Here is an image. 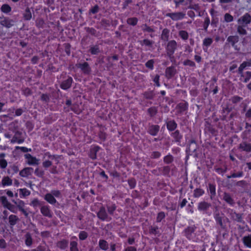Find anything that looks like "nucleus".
Segmentation results:
<instances>
[{
	"label": "nucleus",
	"mask_w": 251,
	"mask_h": 251,
	"mask_svg": "<svg viewBox=\"0 0 251 251\" xmlns=\"http://www.w3.org/2000/svg\"><path fill=\"white\" fill-rule=\"evenodd\" d=\"M251 21V16L247 13L240 19H238V22L239 24L242 25L243 26H245L247 24H249Z\"/></svg>",
	"instance_id": "obj_1"
},
{
	"label": "nucleus",
	"mask_w": 251,
	"mask_h": 251,
	"mask_svg": "<svg viewBox=\"0 0 251 251\" xmlns=\"http://www.w3.org/2000/svg\"><path fill=\"white\" fill-rule=\"evenodd\" d=\"M167 16L171 17L173 20H178L184 18L185 14L182 12L167 13Z\"/></svg>",
	"instance_id": "obj_2"
},
{
	"label": "nucleus",
	"mask_w": 251,
	"mask_h": 251,
	"mask_svg": "<svg viewBox=\"0 0 251 251\" xmlns=\"http://www.w3.org/2000/svg\"><path fill=\"white\" fill-rule=\"evenodd\" d=\"M176 48V43L173 40L168 43L167 46V50L168 53L170 54V57L171 58V55L174 53L175 50Z\"/></svg>",
	"instance_id": "obj_3"
},
{
	"label": "nucleus",
	"mask_w": 251,
	"mask_h": 251,
	"mask_svg": "<svg viewBox=\"0 0 251 251\" xmlns=\"http://www.w3.org/2000/svg\"><path fill=\"white\" fill-rule=\"evenodd\" d=\"M197 149V145L194 140H192L189 144L187 152L188 155H192L191 153L194 152Z\"/></svg>",
	"instance_id": "obj_4"
},
{
	"label": "nucleus",
	"mask_w": 251,
	"mask_h": 251,
	"mask_svg": "<svg viewBox=\"0 0 251 251\" xmlns=\"http://www.w3.org/2000/svg\"><path fill=\"white\" fill-rule=\"evenodd\" d=\"M0 23L2 25L4 26L7 28H10L14 25V21L8 19H4L0 21Z\"/></svg>",
	"instance_id": "obj_5"
},
{
	"label": "nucleus",
	"mask_w": 251,
	"mask_h": 251,
	"mask_svg": "<svg viewBox=\"0 0 251 251\" xmlns=\"http://www.w3.org/2000/svg\"><path fill=\"white\" fill-rule=\"evenodd\" d=\"M76 66L78 68H81L82 71L85 74H88L90 72V68L88 64L86 62L83 64L79 63L76 64Z\"/></svg>",
	"instance_id": "obj_6"
},
{
	"label": "nucleus",
	"mask_w": 251,
	"mask_h": 251,
	"mask_svg": "<svg viewBox=\"0 0 251 251\" xmlns=\"http://www.w3.org/2000/svg\"><path fill=\"white\" fill-rule=\"evenodd\" d=\"M176 73V70L173 67L167 68L166 71V75L168 78H170L174 76Z\"/></svg>",
	"instance_id": "obj_7"
},
{
	"label": "nucleus",
	"mask_w": 251,
	"mask_h": 251,
	"mask_svg": "<svg viewBox=\"0 0 251 251\" xmlns=\"http://www.w3.org/2000/svg\"><path fill=\"white\" fill-rule=\"evenodd\" d=\"M98 217L102 220H104L107 217V215L106 213V211L105 208L103 207H102L99 212L98 213Z\"/></svg>",
	"instance_id": "obj_8"
},
{
	"label": "nucleus",
	"mask_w": 251,
	"mask_h": 251,
	"mask_svg": "<svg viewBox=\"0 0 251 251\" xmlns=\"http://www.w3.org/2000/svg\"><path fill=\"white\" fill-rule=\"evenodd\" d=\"M72 83V78L70 77L67 80L64 81L62 82V83L61 85V87L63 89H67L71 85V84Z\"/></svg>",
	"instance_id": "obj_9"
},
{
	"label": "nucleus",
	"mask_w": 251,
	"mask_h": 251,
	"mask_svg": "<svg viewBox=\"0 0 251 251\" xmlns=\"http://www.w3.org/2000/svg\"><path fill=\"white\" fill-rule=\"evenodd\" d=\"M33 170L32 168H25L22 170L20 173V175L23 177H25L31 174V171Z\"/></svg>",
	"instance_id": "obj_10"
},
{
	"label": "nucleus",
	"mask_w": 251,
	"mask_h": 251,
	"mask_svg": "<svg viewBox=\"0 0 251 251\" xmlns=\"http://www.w3.org/2000/svg\"><path fill=\"white\" fill-rule=\"evenodd\" d=\"M0 200L4 206L7 207L9 210L11 209L12 205L7 201L5 197H1L0 198Z\"/></svg>",
	"instance_id": "obj_11"
},
{
	"label": "nucleus",
	"mask_w": 251,
	"mask_h": 251,
	"mask_svg": "<svg viewBox=\"0 0 251 251\" xmlns=\"http://www.w3.org/2000/svg\"><path fill=\"white\" fill-rule=\"evenodd\" d=\"M45 200L51 204H54L56 202V200L53 197L52 194H47L45 196Z\"/></svg>",
	"instance_id": "obj_12"
},
{
	"label": "nucleus",
	"mask_w": 251,
	"mask_h": 251,
	"mask_svg": "<svg viewBox=\"0 0 251 251\" xmlns=\"http://www.w3.org/2000/svg\"><path fill=\"white\" fill-rule=\"evenodd\" d=\"M238 40L239 38L237 36H230L227 38V41L231 43L232 46H234L235 43H237Z\"/></svg>",
	"instance_id": "obj_13"
},
{
	"label": "nucleus",
	"mask_w": 251,
	"mask_h": 251,
	"mask_svg": "<svg viewBox=\"0 0 251 251\" xmlns=\"http://www.w3.org/2000/svg\"><path fill=\"white\" fill-rule=\"evenodd\" d=\"M210 206L209 203L205 201L200 202L198 208L201 210H204L208 208Z\"/></svg>",
	"instance_id": "obj_14"
},
{
	"label": "nucleus",
	"mask_w": 251,
	"mask_h": 251,
	"mask_svg": "<svg viewBox=\"0 0 251 251\" xmlns=\"http://www.w3.org/2000/svg\"><path fill=\"white\" fill-rule=\"evenodd\" d=\"M99 147H96L91 150L90 153V156L92 159H95L96 158V153L99 151Z\"/></svg>",
	"instance_id": "obj_15"
},
{
	"label": "nucleus",
	"mask_w": 251,
	"mask_h": 251,
	"mask_svg": "<svg viewBox=\"0 0 251 251\" xmlns=\"http://www.w3.org/2000/svg\"><path fill=\"white\" fill-rule=\"evenodd\" d=\"M18 220V218L15 215H10L9 217V223L11 226L15 225L16 224Z\"/></svg>",
	"instance_id": "obj_16"
},
{
	"label": "nucleus",
	"mask_w": 251,
	"mask_h": 251,
	"mask_svg": "<svg viewBox=\"0 0 251 251\" xmlns=\"http://www.w3.org/2000/svg\"><path fill=\"white\" fill-rule=\"evenodd\" d=\"M243 242L244 244L248 247L251 248V237L245 236L243 238Z\"/></svg>",
	"instance_id": "obj_17"
},
{
	"label": "nucleus",
	"mask_w": 251,
	"mask_h": 251,
	"mask_svg": "<svg viewBox=\"0 0 251 251\" xmlns=\"http://www.w3.org/2000/svg\"><path fill=\"white\" fill-rule=\"evenodd\" d=\"M224 200L230 204H232L233 203V201L232 199L227 193H225L224 194Z\"/></svg>",
	"instance_id": "obj_18"
},
{
	"label": "nucleus",
	"mask_w": 251,
	"mask_h": 251,
	"mask_svg": "<svg viewBox=\"0 0 251 251\" xmlns=\"http://www.w3.org/2000/svg\"><path fill=\"white\" fill-rule=\"evenodd\" d=\"M99 246L102 250H106L108 249V244L105 240H100L99 242Z\"/></svg>",
	"instance_id": "obj_19"
},
{
	"label": "nucleus",
	"mask_w": 251,
	"mask_h": 251,
	"mask_svg": "<svg viewBox=\"0 0 251 251\" xmlns=\"http://www.w3.org/2000/svg\"><path fill=\"white\" fill-rule=\"evenodd\" d=\"M32 17L31 13L28 8H26L24 14V18L26 20H30Z\"/></svg>",
	"instance_id": "obj_20"
},
{
	"label": "nucleus",
	"mask_w": 251,
	"mask_h": 251,
	"mask_svg": "<svg viewBox=\"0 0 251 251\" xmlns=\"http://www.w3.org/2000/svg\"><path fill=\"white\" fill-rule=\"evenodd\" d=\"M159 130V126H151L150 128V133L151 135H155Z\"/></svg>",
	"instance_id": "obj_21"
},
{
	"label": "nucleus",
	"mask_w": 251,
	"mask_h": 251,
	"mask_svg": "<svg viewBox=\"0 0 251 251\" xmlns=\"http://www.w3.org/2000/svg\"><path fill=\"white\" fill-rule=\"evenodd\" d=\"M240 148L242 149H243L244 151H251V145H248L245 143H243L242 144H241L240 146Z\"/></svg>",
	"instance_id": "obj_22"
},
{
	"label": "nucleus",
	"mask_w": 251,
	"mask_h": 251,
	"mask_svg": "<svg viewBox=\"0 0 251 251\" xmlns=\"http://www.w3.org/2000/svg\"><path fill=\"white\" fill-rule=\"evenodd\" d=\"M67 241H66V240H62L58 243L57 246L62 249H64L66 248V247L67 246Z\"/></svg>",
	"instance_id": "obj_23"
},
{
	"label": "nucleus",
	"mask_w": 251,
	"mask_h": 251,
	"mask_svg": "<svg viewBox=\"0 0 251 251\" xmlns=\"http://www.w3.org/2000/svg\"><path fill=\"white\" fill-rule=\"evenodd\" d=\"M1 10L4 13H8L11 11V7L9 5L5 4L1 6Z\"/></svg>",
	"instance_id": "obj_24"
},
{
	"label": "nucleus",
	"mask_w": 251,
	"mask_h": 251,
	"mask_svg": "<svg viewBox=\"0 0 251 251\" xmlns=\"http://www.w3.org/2000/svg\"><path fill=\"white\" fill-rule=\"evenodd\" d=\"M138 20L136 18H129L127 20V22L129 25H135L137 23Z\"/></svg>",
	"instance_id": "obj_25"
},
{
	"label": "nucleus",
	"mask_w": 251,
	"mask_h": 251,
	"mask_svg": "<svg viewBox=\"0 0 251 251\" xmlns=\"http://www.w3.org/2000/svg\"><path fill=\"white\" fill-rule=\"evenodd\" d=\"M2 183L3 185H11L12 184V180L9 177L6 176L3 178Z\"/></svg>",
	"instance_id": "obj_26"
},
{
	"label": "nucleus",
	"mask_w": 251,
	"mask_h": 251,
	"mask_svg": "<svg viewBox=\"0 0 251 251\" xmlns=\"http://www.w3.org/2000/svg\"><path fill=\"white\" fill-rule=\"evenodd\" d=\"M176 125L174 122L170 121L167 123V127L170 130H174L176 127Z\"/></svg>",
	"instance_id": "obj_27"
},
{
	"label": "nucleus",
	"mask_w": 251,
	"mask_h": 251,
	"mask_svg": "<svg viewBox=\"0 0 251 251\" xmlns=\"http://www.w3.org/2000/svg\"><path fill=\"white\" fill-rule=\"evenodd\" d=\"M168 33L169 30L167 29H164L163 30L162 34L161 35L162 39L165 41L167 40L168 38Z\"/></svg>",
	"instance_id": "obj_28"
},
{
	"label": "nucleus",
	"mask_w": 251,
	"mask_h": 251,
	"mask_svg": "<svg viewBox=\"0 0 251 251\" xmlns=\"http://www.w3.org/2000/svg\"><path fill=\"white\" fill-rule=\"evenodd\" d=\"M177 107L179 109V112L181 113L186 109V104L185 103H180L177 105Z\"/></svg>",
	"instance_id": "obj_29"
},
{
	"label": "nucleus",
	"mask_w": 251,
	"mask_h": 251,
	"mask_svg": "<svg viewBox=\"0 0 251 251\" xmlns=\"http://www.w3.org/2000/svg\"><path fill=\"white\" fill-rule=\"evenodd\" d=\"M209 190L210 192V193L211 194V198H212V197L215 195L216 192H215V186L213 184H209Z\"/></svg>",
	"instance_id": "obj_30"
},
{
	"label": "nucleus",
	"mask_w": 251,
	"mask_h": 251,
	"mask_svg": "<svg viewBox=\"0 0 251 251\" xmlns=\"http://www.w3.org/2000/svg\"><path fill=\"white\" fill-rule=\"evenodd\" d=\"M41 212L45 216H49L50 215V211L48 207L43 206L41 209Z\"/></svg>",
	"instance_id": "obj_31"
},
{
	"label": "nucleus",
	"mask_w": 251,
	"mask_h": 251,
	"mask_svg": "<svg viewBox=\"0 0 251 251\" xmlns=\"http://www.w3.org/2000/svg\"><path fill=\"white\" fill-rule=\"evenodd\" d=\"M242 25H239L237 28V31L238 32L242 35H245L246 34L247 32L246 30L243 27Z\"/></svg>",
	"instance_id": "obj_32"
},
{
	"label": "nucleus",
	"mask_w": 251,
	"mask_h": 251,
	"mask_svg": "<svg viewBox=\"0 0 251 251\" xmlns=\"http://www.w3.org/2000/svg\"><path fill=\"white\" fill-rule=\"evenodd\" d=\"M251 66V63L249 62H244L243 63H242L240 67L239 68V72L240 74H241L242 72V71L243 70V69L246 66Z\"/></svg>",
	"instance_id": "obj_33"
},
{
	"label": "nucleus",
	"mask_w": 251,
	"mask_h": 251,
	"mask_svg": "<svg viewBox=\"0 0 251 251\" xmlns=\"http://www.w3.org/2000/svg\"><path fill=\"white\" fill-rule=\"evenodd\" d=\"M25 243L27 246H30L32 243V239L29 233H26Z\"/></svg>",
	"instance_id": "obj_34"
},
{
	"label": "nucleus",
	"mask_w": 251,
	"mask_h": 251,
	"mask_svg": "<svg viewBox=\"0 0 251 251\" xmlns=\"http://www.w3.org/2000/svg\"><path fill=\"white\" fill-rule=\"evenodd\" d=\"M71 251H78L77 248V243L75 242H72L71 243Z\"/></svg>",
	"instance_id": "obj_35"
},
{
	"label": "nucleus",
	"mask_w": 251,
	"mask_h": 251,
	"mask_svg": "<svg viewBox=\"0 0 251 251\" xmlns=\"http://www.w3.org/2000/svg\"><path fill=\"white\" fill-rule=\"evenodd\" d=\"M148 112L151 116H153L156 114L157 110L154 107H151L148 109Z\"/></svg>",
	"instance_id": "obj_36"
},
{
	"label": "nucleus",
	"mask_w": 251,
	"mask_h": 251,
	"mask_svg": "<svg viewBox=\"0 0 251 251\" xmlns=\"http://www.w3.org/2000/svg\"><path fill=\"white\" fill-rule=\"evenodd\" d=\"M203 193V191L200 189H197L195 190L194 196L198 197L201 196Z\"/></svg>",
	"instance_id": "obj_37"
},
{
	"label": "nucleus",
	"mask_w": 251,
	"mask_h": 251,
	"mask_svg": "<svg viewBox=\"0 0 251 251\" xmlns=\"http://www.w3.org/2000/svg\"><path fill=\"white\" fill-rule=\"evenodd\" d=\"M225 20L227 22H231L233 20V17L229 14L226 13L225 15Z\"/></svg>",
	"instance_id": "obj_38"
},
{
	"label": "nucleus",
	"mask_w": 251,
	"mask_h": 251,
	"mask_svg": "<svg viewBox=\"0 0 251 251\" xmlns=\"http://www.w3.org/2000/svg\"><path fill=\"white\" fill-rule=\"evenodd\" d=\"M128 183L129 185L130 186L131 188H133L136 184V181L133 178L129 179L128 180Z\"/></svg>",
	"instance_id": "obj_39"
},
{
	"label": "nucleus",
	"mask_w": 251,
	"mask_h": 251,
	"mask_svg": "<svg viewBox=\"0 0 251 251\" xmlns=\"http://www.w3.org/2000/svg\"><path fill=\"white\" fill-rule=\"evenodd\" d=\"M91 52L93 54H96L99 52V49L97 46L91 47Z\"/></svg>",
	"instance_id": "obj_40"
},
{
	"label": "nucleus",
	"mask_w": 251,
	"mask_h": 251,
	"mask_svg": "<svg viewBox=\"0 0 251 251\" xmlns=\"http://www.w3.org/2000/svg\"><path fill=\"white\" fill-rule=\"evenodd\" d=\"M179 35L183 38V39H187L188 38V34L185 31H180L179 32Z\"/></svg>",
	"instance_id": "obj_41"
},
{
	"label": "nucleus",
	"mask_w": 251,
	"mask_h": 251,
	"mask_svg": "<svg viewBox=\"0 0 251 251\" xmlns=\"http://www.w3.org/2000/svg\"><path fill=\"white\" fill-rule=\"evenodd\" d=\"M212 42V40L211 38L205 39L203 41V45L206 46H209Z\"/></svg>",
	"instance_id": "obj_42"
},
{
	"label": "nucleus",
	"mask_w": 251,
	"mask_h": 251,
	"mask_svg": "<svg viewBox=\"0 0 251 251\" xmlns=\"http://www.w3.org/2000/svg\"><path fill=\"white\" fill-rule=\"evenodd\" d=\"M173 161V157L171 155H167L164 158V161L167 163H170Z\"/></svg>",
	"instance_id": "obj_43"
},
{
	"label": "nucleus",
	"mask_w": 251,
	"mask_h": 251,
	"mask_svg": "<svg viewBox=\"0 0 251 251\" xmlns=\"http://www.w3.org/2000/svg\"><path fill=\"white\" fill-rule=\"evenodd\" d=\"M99 9V6L97 5H96L90 10V13L95 14L98 12Z\"/></svg>",
	"instance_id": "obj_44"
},
{
	"label": "nucleus",
	"mask_w": 251,
	"mask_h": 251,
	"mask_svg": "<svg viewBox=\"0 0 251 251\" xmlns=\"http://www.w3.org/2000/svg\"><path fill=\"white\" fill-rule=\"evenodd\" d=\"M38 160L34 157H32L29 160L28 163L30 164H37Z\"/></svg>",
	"instance_id": "obj_45"
},
{
	"label": "nucleus",
	"mask_w": 251,
	"mask_h": 251,
	"mask_svg": "<svg viewBox=\"0 0 251 251\" xmlns=\"http://www.w3.org/2000/svg\"><path fill=\"white\" fill-rule=\"evenodd\" d=\"M165 217V214L163 212H160L158 214L157 218V221L158 222H160L162 219H163Z\"/></svg>",
	"instance_id": "obj_46"
},
{
	"label": "nucleus",
	"mask_w": 251,
	"mask_h": 251,
	"mask_svg": "<svg viewBox=\"0 0 251 251\" xmlns=\"http://www.w3.org/2000/svg\"><path fill=\"white\" fill-rule=\"evenodd\" d=\"M87 236L86 232L82 231L79 234V238L81 240H84L86 238Z\"/></svg>",
	"instance_id": "obj_47"
},
{
	"label": "nucleus",
	"mask_w": 251,
	"mask_h": 251,
	"mask_svg": "<svg viewBox=\"0 0 251 251\" xmlns=\"http://www.w3.org/2000/svg\"><path fill=\"white\" fill-rule=\"evenodd\" d=\"M153 61L152 60H150L149 61H148L146 64V65L147 67L150 68V69H152L153 68Z\"/></svg>",
	"instance_id": "obj_48"
},
{
	"label": "nucleus",
	"mask_w": 251,
	"mask_h": 251,
	"mask_svg": "<svg viewBox=\"0 0 251 251\" xmlns=\"http://www.w3.org/2000/svg\"><path fill=\"white\" fill-rule=\"evenodd\" d=\"M0 165L1 168H5L7 166V162L4 159L0 160Z\"/></svg>",
	"instance_id": "obj_49"
},
{
	"label": "nucleus",
	"mask_w": 251,
	"mask_h": 251,
	"mask_svg": "<svg viewBox=\"0 0 251 251\" xmlns=\"http://www.w3.org/2000/svg\"><path fill=\"white\" fill-rule=\"evenodd\" d=\"M143 30L144 31H148L149 32L153 31V29L151 28L150 27L146 25H144Z\"/></svg>",
	"instance_id": "obj_50"
},
{
	"label": "nucleus",
	"mask_w": 251,
	"mask_h": 251,
	"mask_svg": "<svg viewBox=\"0 0 251 251\" xmlns=\"http://www.w3.org/2000/svg\"><path fill=\"white\" fill-rule=\"evenodd\" d=\"M107 208L108 212L110 214H112L114 211L115 210L116 207L114 205H113L111 207H108Z\"/></svg>",
	"instance_id": "obj_51"
},
{
	"label": "nucleus",
	"mask_w": 251,
	"mask_h": 251,
	"mask_svg": "<svg viewBox=\"0 0 251 251\" xmlns=\"http://www.w3.org/2000/svg\"><path fill=\"white\" fill-rule=\"evenodd\" d=\"M210 23V20L208 18H206L205 22H204V29L206 30Z\"/></svg>",
	"instance_id": "obj_52"
},
{
	"label": "nucleus",
	"mask_w": 251,
	"mask_h": 251,
	"mask_svg": "<svg viewBox=\"0 0 251 251\" xmlns=\"http://www.w3.org/2000/svg\"><path fill=\"white\" fill-rule=\"evenodd\" d=\"M194 228L192 227H188L185 230V232L187 234H191L194 231Z\"/></svg>",
	"instance_id": "obj_53"
},
{
	"label": "nucleus",
	"mask_w": 251,
	"mask_h": 251,
	"mask_svg": "<svg viewBox=\"0 0 251 251\" xmlns=\"http://www.w3.org/2000/svg\"><path fill=\"white\" fill-rule=\"evenodd\" d=\"M21 191L23 195L24 196H28L30 194V192L26 190L25 189H21Z\"/></svg>",
	"instance_id": "obj_54"
},
{
	"label": "nucleus",
	"mask_w": 251,
	"mask_h": 251,
	"mask_svg": "<svg viewBox=\"0 0 251 251\" xmlns=\"http://www.w3.org/2000/svg\"><path fill=\"white\" fill-rule=\"evenodd\" d=\"M158 229L157 227H151V228L150 229V232L152 234H157V230Z\"/></svg>",
	"instance_id": "obj_55"
},
{
	"label": "nucleus",
	"mask_w": 251,
	"mask_h": 251,
	"mask_svg": "<svg viewBox=\"0 0 251 251\" xmlns=\"http://www.w3.org/2000/svg\"><path fill=\"white\" fill-rule=\"evenodd\" d=\"M43 165L45 167H49L51 165V162L50 161H46L43 162Z\"/></svg>",
	"instance_id": "obj_56"
},
{
	"label": "nucleus",
	"mask_w": 251,
	"mask_h": 251,
	"mask_svg": "<svg viewBox=\"0 0 251 251\" xmlns=\"http://www.w3.org/2000/svg\"><path fill=\"white\" fill-rule=\"evenodd\" d=\"M41 99L44 101H48L49 100V97L46 94H42Z\"/></svg>",
	"instance_id": "obj_57"
},
{
	"label": "nucleus",
	"mask_w": 251,
	"mask_h": 251,
	"mask_svg": "<svg viewBox=\"0 0 251 251\" xmlns=\"http://www.w3.org/2000/svg\"><path fill=\"white\" fill-rule=\"evenodd\" d=\"M159 76L158 75H156L153 79V81L156 83V85L157 86H159Z\"/></svg>",
	"instance_id": "obj_58"
},
{
	"label": "nucleus",
	"mask_w": 251,
	"mask_h": 251,
	"mask_svg": "<svg viewBox=\"0 0 251 251\" xmlns=\"http://www.w3.org/2000/svg\"><path fill=\"white\" fill-rule=\"evenodd\" d=\"M216 220H217V222H218V223L220 224V225L222 227L223 223H222V218L219 217L218 215H217Z\"/></svg>",
	"instance_id": "obj_59"
},
{
	"label": "nucleus",
	"mask_w": 251,
	"mask_h": 251,
	"mask_svg": "<svg viewBox=\"0 0 251 251\" xmlns=\"http://www.w3.org/2000/svg\"><path fill=\"white\" fill-rule=\"evenodd\" d=\"M5 242L3 239H0V247L1 248H4L5 247Z\"/></svg>",
	"instance_id": "obj_60"
},
{
	"label": "nucleus",
	"mask_w": 251,
	"mask_h": 251,
	"mask_svg": "<svg viewBox=\"0 0 251 251\" xmlns=\"http://www.w3.org/2000/svg\"><path fill=\"white\" fill-rule=\"evenodd\" d=\"M241 98L239 97H235L232 99V101L234 103H236L240 100Z\"/></svg>",
	"instance_id": "obj_61"
},
{
	"label": "nucleus",
	"mask_w": 251,
	"mask_h": 251,
	"mask_svg": "<svg viewBox=\"0 0 251 251\" xmlns=\"http://www.w3.org/2000/svg\"><path fill=\"white\" fill-rule=\"evenodd\" d=\"M184 64L186 65H190L193 66L195 65V63L190 60H187L184 62Z\"/></svg>",
	"instance_id": "obj_62"
},
{
	"label": "nucleus",
	"mask_w": 251,
	"mask_h": 251,
	"mask_svg": "<svg viewBox=\"0 0 251 251\" xmlns=\"http://www.w3.org/2000/svg\"><path fill=\"white\" fill-rule=\"evenodd\" d=\"M170 171V168L168 166L163 168V173L164 174H168Z\"/></svg>",
	"instance_id": "obj_63"
},
{
	"label": "nucleus",
	"mask_w": 251,
	"mask_h": 251,
	"mask_svg": "<svg viewBox=\"0 0 251 251\" xmlns=\"http://www.w3.org/2000/svg\"><path fill=\"white\" fill-rule=\"evenodd\" d=\"M126 251H136V250L134 247H130L127 248Z\"/></svg>",
	"instance_id": "obj_64"
}]
</instances>
